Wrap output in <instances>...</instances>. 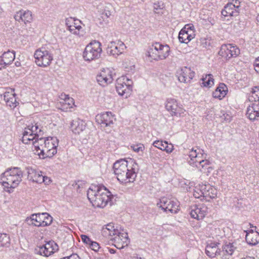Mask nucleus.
<instances>
[{
	"mask_svg": "<svg viewBox=\"0 0 259 259\" xmlns=\"http://www.w3.org/2000/svg\"><path fill=\"white\" fill-rule=\"evenodd\" d=\"M58 140L56 137L40 138L33 143L37 154L42 158L51 157L57 153Z\"/></svg>",
	"mask_w": 259,
	"mask_h": 259,
	"instance_id": "1",
	"label": "nucleus"
},
{
	"mask_svg": "<svg viewBox=\"0 0 259 259\" xmlns=\"http://www.w3.org/2000/svg\"><path fill=\"white\" fill-rule=\"evenodd\" d=\"M88 198L93 205L97 207H104L113 195L104 186H93L90 188L87 193Z\"/></svg>",
	"mask_w": 259,
	"mask_h": 259,
	"instance_id": "2",
	"label": "nucleus"
},
{
	"mask_svg": "<svg viewBox=\"0 0 259 259\" xmlns=\"http://www.w3.org/2000/svg\"><path fill=\"white\" fill-rule=\"evenodd\" d=\"M114 173L117 180L121 183H133L137 177L134 169L128 166V162L125 159L117 160L113 165Z\"/></svg>",
	"mask_w": 259,
	"mask_h": 259,
	"instance_id": "3",
	"label": "nucleus"
},
{
	"mask_svg": "<svg viewBox=\"0 0 259 259\" xmlns=\"http://www.w3.org/2000/svg\"><path fill=\"white\" fill-rule=\"evenodd\" d=\"M23 173L17 167L10 168L3 173L1 177V183L6 188H16L22 181Z\"/></svg>",
	"mask_w": 259,
	"mask_h": 259,
	"instance_id": "4",
	"label": "nucleus"
},
{
	"mask_svg": "<svg viewBox=\"0 0 259 259\" xmlns=\"http://www.w3.org/2000/svg\"><path fill=\"white\" fill-rule=\"evenodd\" d=\"M203 150L196 148H192L189 152V156L190 159L189 160L190 165L197 167L200 171L203 172V170L209 166L210 162L206 159H204Z\"/></svg>",
	"mask_w": 259,
	"mask_h": 259,
	"instance_id": "5",
	"label": "nucleus"
},
{
	"mask_svg": "<svg viewBox=\"0 0 259 259\" xmlns=\"http://www.w3.org/2000/svg\"><path fill=\"white\" fill-rule=\"evenodd\" d=\"M101 47L102 45L99 41L92 40L86 46L82 53L83 60L90 62L100 58L103 51Z\"/></svg>",
	"mask_w": 259,
	"mask_h": 259,
	"instance_id": "6",
	"label": "nucleus"
},
{
	"mask_svg": "<svg viewBox=\"0 0 259 259\" xmlns=\"http://www.w3.org/2000/svg\"><path fill=\"white\" fill-rule=\"evenodd\" d=\"M133 81L126 76H122L116 80V89L120 96L127 98L132 91Z\"/></svg>",
	"mask_w": 259,
	"mask_h": 259,
	"instance_id": "7",
	"label": "nucleus"
},
{
	"mask_svg": "<svg viewBox=\"0 0 259 259\" xmlns=\"http://www.w3.org/2000/svg\"><path fill=\"white\" fill-rule=\"evenodd\" d=\"M34 57L36 64L40 67H46L49 66L53 60L52 55L45 48L36 50Z\"/></svg>",
	"mask_w": 259,
	"mask_h": 259,
	"instance_id": "8",
	"label": "nucleus"
},
{
	"mask_svg": "<svg viewBox=\"0 0 259 259\" xmlns=\"http://www.w3.org/2000/svg\"><path fill=\"white\" fill-rule=\"evenodd\" d=\"M165 108L171 116L183 117L186 115L185 109L179 106L175 99H167L165 102Z\"/></svg>",
	"mask_w": 259,
	"mask_h": 259,
	"instance_id": "9",
	"label": "nucleus"
},
{
	"mask_svg": "<svg viewBox=\"0 0 259 259\" xmlns=\"http://www.w3.org/2000/svg\"><path fill=\"white\" fill-rule=\"evenodd\" d=\"M30 220L31 224L37 226H47L50 225L53 221L52 217L48 213H34L31 215L28 221Z\"/></svg>",
	"mask_w": 259,
	"mask_h": 259,
	"instance_id": "10",
	"label": "nucleus"
},
{
	"mask_svg": "<svg viewBox=\"0 0 259 259\" xmlns=\"http://www.w3.org/2000/svg\"><path fill=\"white\" fill-rule=\"evenodd\" d=\"M27 172L28 179L33 182L38 184L44 183L46 185H49L51 182L50 178L44 176L41 171L37 170L31 167H28Z\"/></svg>",
	"mask_w": 259,
	"mask_h": 259,
	"instance_id": "11",
	"label": "nucleus"
},
{
	"mask_svg": "<svg viewBox=\"0 0 259 259\" xmlns=\"http://www.w3.org/2000/svg\"><path fill=\"white\" fill-rule=\"evenodd\" d=\"M242 250L240 244L236 243H226L222 247V250L219 251V255L222 259H229L234 252H239Z\"/></svg>",
	"mask_w": 259,
	"mask_h": 259,
	"instance_id": "12",
	"label": "nucleus"
},
{
	"mask_svg": "<svg viewBox=\"0 0 259 259\" xmlns=\"http://www.w3.org/2000/svg\"><path fill=\"white\" fill-rule=\"evenodd\" d=\"M157 206L165 211H169L172 213H176L179 210V202L177 200L163 197L160 199Z\"/></svg>",
	"mask_w": 259,
	"mask_h": 259,
	"instance_id": "13",
	"label": "nucleus"
},
{
	"mask_svg": "<svg viewBox=\"0 0 259 259\" xmlns=\"http://www.w3.org/2000/svg\"><path fill=\"white\" fill-rule=\"evenodd\" d=\"M219 54L222 57L229 59L239 55L240 50L236 46L232 44H224L221 46Z\"/></svg>",
	"mask_w": 259,
	"mask_h": 259,
	"instance_id": "14",
	"label": "nucleus"
},
{
	"mask_svg": "<svg viewBox=\"0 0 259 259\" xmlns=\"http://www.w3.org/2000/svg\"><path fill=\"white\" fill-rule=\"evenodd\" d=\"M195 36L194 26L191 24H187L179 32V39L181 42L187 44L194 38Z\"/></svg>",
	"mask_w": 259,
	"mask_h": 259,
	"instance_id": "15",
	"label": "nucleus"
},
{
	"mask_svg": "<svg viewBox=\"0 0 259 259\" xmlns=\"http://www.w3.org/2000/svg\"><path fill=\"white\" fill-rule=\"evenodd\" d=\"M114 74L112 69L108 68H104L97 75V80L101 85L105 87L112 82Z\"/></svg>",
	"mask_w": 259,
	"mask_h": 259,
	"instance_id": "16",
	"label": "nucleus"
},
{
	"mask_svg": "<svg viewBox=\"0 0 259 259\" xmlns=\"http://www.w3.org/2000/svg\"><path fill=\"white\" fill-rule=\"evenodd\" d=\"M110 239L114 241V246L118 249L126 246L130 242L127 233L123 230H119L115 237Z\"/></svg>",
	"mask_w": 259,
	"mask_h": 259,
	"instance_id": "17",
	"label": "nucleus"
},
{
	"mask_svg": "<svg viewBox=\"0 0 259 259\" xmlns=\"http://www.w3.org/2000/svg\"><path fill=\"white\" fill-rule=\"evenodd\" d=\"M208 212V207L204 204L194 205L190 207L191 217L197 220H202Z\"/></svg>",
	"mask_w": 259,
	"mask_h": 259,
	"instance_id": "18",
	"label": "nucleus"
},
{
	"mask_svg": "<svg viewBox=\"0 0 259 259\" xmlns=\"http://www.w3.org/2000/svg\"><path fill=\"white\" fill-rule=\"evenodd\" d=\"M58 249L57 244L53 241H50L38 246V249L36 250L40 255L48 257L53 254Z\"/></svg>",
	"mask_w": 259,
	"mask_h": 259,
	"instance_id": "19",
	"label": "nucleus"
},
{
	"mask_svg": "<svg viewBox=\"0 0 259 259\" xmlns=\"http://www.w3.org/2000/svg\"><path fill=\"white\" fill-rule=\"evenodd\" d=\"M126 47L124 43L121 41H110L107 46V52L110 55L117 56L122 54Z\"/></svg>",
	"mask_w": 259,
	"mask_h": 259,
	"instance_id": "20",
	"label": "nucleus"
},
{
	"mask_svg": "<svg viewBox=\"0 0 259 259\" xmlns=\"http://www.w3.org/2000/svg\"><path fill=\"white\" fill-rule=\"evenodd\" d=\"M179 80L181 82L188 83L194 77L195 72L190 68L183 67L177 71Z\"/></svg>",
	"mask_w": 259,
	"mask_h": 259,
	"instance_id": "21",
	"label": "nucleus"
},
{
	"mask_svg": "<svg viewBox=\"0 0 259 259\" xmlns=\"http://www.w3.org/2000/svg\"><path fill=\"white\" fill-rule=\"evenodd\" d=\"M96 119L98 123L101 124V126L105 127L112 124L115 118L111 112H106L97 115Z\"/></svg>",
	"mask_w": 259,
	"mask_h": 259,
	"instance_id": "22",
	"label": "nucleus"
},
{
	"mask_svg": "<svg viewBox=\"0 0 259 259\" xmlns=\"http://www.w3.org/2000/svg\"><path fill=\"white\" fill-rule=\"evenodd\" d=\"M74 100L68 95L62 94L60 96V102L58 103L59 108L64 111H67L74 105Z\"/></svg>",
	"mask_w": 259,
	"mask_h": 259,
	"instance_id": "23",
	"label": "nucleus"
},
{
	"mask_svg": "<svg viewBox=\"0 0 259 259\" xmlns=\"http://www.w3.org/2000/svg\"><path fill=\"white\" fill-rule=\"evenodd\" d=\"M72 24L69 25V20H67L66 25L68 30L73 34L81 36L83 34V31L81 25V22L79 20L73 19Z\"/></svg>",
	"mask_w": 259,
	"mask_h": 259,
	"instance_id": "24",
	"label": "nucleus"
},
{
	"mask_svg": "<svg viewBox=\"0 0 259 259\" xmlns=\"http://www.w3.org/2000/svg\"><path fill=\"white\" fill-rule=\"evenodd\" d=\"M4 100L8 106L13 109L15 108L18 104V102L16 101L14 90L10 89L4 93Z\"/></svg>",
	"mask_w": 259,
	"mask_h": 259,
	"instance_id": "25",
	"label": "nucleus"
},
{
	"mask_svg": "<svg viewBox=\"0 0 259 259\" xmlns=\"http://www.w3.org/2000/svg\"><path fill=\"white\" fill-rule=\"evenodd\" d=\"M85 122L79 118L73 119L70 124V128L72 132L76 135H79L85 128Z\"/></svg>",
	"mask_w": 259,
	"mask_h": 259,
	"instance_id": "26",
	"label": "nucleus"
},
{
	"mask_svg": "<svg viewBox=\"0 0 259 259\" xmlns=\"http://www.w3.org/2000/svg\"><path fill=\"white\" fill-rule=\"evenodd\" d=\"M38 136L33 133V130H30L29 126L25 128L22 138V141L24 144H30L35 142V140L39 139Z\"/></svg>",
	"mask_w": 259,
	"mask_h": 259,
	"instance_id": "27",
	"label": "nucleus"
},
{
	"mask_svg": "<svg viewBox=\"0 0 259 259\" xmlns=\"http://www.w3.org/2000/svg\"><path fill=\"white\" fill-rule=\"evenodd\" d=\"M238 13V5H233V3L228 4L222 11L225 17L237 16Z\"/></svg>",
	"mask_w": 259,
	"mask_h": 259,
	"instance_id": "28",
	"label": "nucleus"
},
{
	"mask_svg": "<svg viewBox=\"0 0 259 259\" xmlns=\"http://www.w3.org/2000/svg\"><path fill=\"white\" fill-rule=\"evenodd\" d=\"M119 230L116 229L113 223H109L103 227L102 234L106 237L113 238L118 233Z\"/></svg>",
	"mask_w": 259,
	"mask_h": 259,
	"instance_id": "29",
	"label": "nucleus"
},
{
	"mask_svg": "<svg viewBox=\"0 0 259 259\" xmlns=\"http://www.w3.org/2000/svg\"><path fill=\"white\" fill-rule=\"evenodd\" d=\"M245 239L246 242L250 245H255L259 243V233L254 232L253 230L247 232Z\"/></svg>",
	"mask_w": 259,
	"mask_h": 259,
	"instance_id": "30",
	"label": "nucleus"
},
{
	"mask_svg": "<svg viewBox=\"0 0 259 259\" xmlns=\"http://www.w3.org/2000/svg\"><path fill=\"white\" fill-rule=\"evenodd\" d=\"M201 188L204 191V197H209L211 199L217 197L218 191L215 188L210 185L202 184Z\"/></svg>",
	"mask_w": 259,
	"mask_h": 259,
	"instance_id": "31",
	"label": "nucleus"
},
{
	"mask_svg": "<svg viewBox=\"0 0 259 259\" xmlns=\"http://www.w3.org/2000/svg\"><path fill=\"white\" fill-rule=\"evenodd\" d=\"M228 89L224 83H220L212 93V96L214 98L222 99L227 94Z\"/></svg>",
	"mask_w": 259,
	"mask_h": 259,
	"instance_id": "32",
	"label": "nucleus"
},
{
	"mask_svg": "<svg viewBox=\"0 0 259 259\" xmlns=\"http://www.w3.org/2000/svg\"><path fill=\"white\" fill-rule=\"evenodd\" d=\"M157 51L159 60L166 59L169 55L170 48L168 45H163L157 42Z\"/></svg>",
	"mask_w": 259,
	"mask_h": 259,
	"instance_id": "33",
	"label": "nucleus"
},
{
	"mask_svg": "<svg viewBox=\"0 0 259 259\" xmlns=\"http://www.w3.org/2000/svg\"><path fill=\"white\" fill-rule=\"evenodd\" d=\"M217 243L211 242L205 248L206 254L210 257H214L219 255V251Z\"/></svg>",
	"mask_w": 259,
	"mask_h": 259,
	"instance_id": "34",
	"label": "nucleus"
},
{
	"mask_svg": "<svg viewBox=\"0 0 259 259\" xmlns=\"http://www.w3.org/2000/svg\"><path fill=\"white\" fill-rule=\"evenodd\" d=\"M15 54L14 51H8L5 52L0 57V62H3L4 65L11 64L15 59Z\"/></svg>",
	"mask_w": 259,
	"mask_h": 259,
	"instance_id": "35",
	"label": "nucleus"
},
{
	"mask_svg": "<svg viewBox=\"0 0 259 259\" xmlns=\"http://www.w3.org/2000/svg\"><path fill=\"white\" fill-rule=\"evenodd\" d=\"M157 49L158 48L157 42L155 43L149 47L146 53V56L149 58V60H154L157 61L159 60Z\"/></svg>",
	"mask_w": 259,
	"mask_h": 259,
	"instance_id": "36",
	"label": "nucleus"
},
{
	"mask_svg": "<svg viewBox=\"0 0 259 259\" xmlns=\"http://www.w3.org/2000/svg\"><path fill=\"white\" fill-rule=\"evenodd\" d=\"M202 84L204 87L210 88L214 84V79L211 74H208L202 79Z\"/></svg>",
	"mask_w": 259,
	"mask_h": 259,
	"instance_id": "37",
	"label": "nucleus"
},
{
	"mask_svg": "<svg viewBox=\"0 0 259 259\" xmlns=\"http://www.w3.org/2000/svg\"><path fill=\"white\" fill-rule=\"evenodd\" d=\"M259 91L257 87H255L252 89L251 93L248 96V100L250 102H256L258 101L259 97H257Z\"/></svg>",
	"mask_w": 259,
	"mask_h": 259,
	"instance_id": "38",
	"label": "nucleus"
},
{
	"mask_svg": "<svg viewBox=\"0 0 259 259\" xmlns=\"http://www.w3.org/2000/svg\"><path fill=\"white\" fill-rule=\"evenodd\" d=\"M202 185L199 184L198 186L195 187L193 189V196L196 198H200L201 197H204L203 189L201 188Z\"/></svg>",
	"mask_w": 259,
	"mask_h": 259,
	"instance_id": "39",
	"label": "nucleus"
},
{
	"mask_svg": "<svg viewBox=\"0 0 259 259\" xmlns=\"http://www.w3.org/2000/svg\"><path fill=\"white\" fill-rule=\"evenodd\" d=\"M10 239L9 236L6 234H0V243L3 246H8L10 244Z\"/></svg>",
	"mask_w": 259,
	"mask_h": 259,
	"instance_id": "40",
	"label": "nucleus"
},
{
	"mask_svg": "<svg viewBox=\"0 0 259 259\" xmlns=\"http://www.w3.org/2000/svg\"><path fill=\"white\" fill-rule=\"evenodd\" d=\"M114 12L113 6L110 4H107L104 7V14L108 18L112 15Z\"/></svg>",
	"mask_w": 259,
	"mask_h": 259,
	"instance_id": "41",
	"label": "nucleus"
},
{
	"mask_svg": "<svg viewBox=\"0 0 259 259\" xmlns=\"http://www.w3.org/2000/svg\"><path fill=\"white\" fill-rule=\"evenodd\" d=\"M21 16L22 21L24 22L25 23L29 22L32 19L31 12L29 11L24 12L21 11Z\"/></svg>",
	"mask_w": 259,
	"mask_h": 259,
	"instance_id": "42",
	"label": "nucleus"
},
{
	"mask_svg": "<svg viewBox=\"0 0 259 259\" xmlns=\"http://www.w3.org/2000/svg\"><path fill=\"white\" fill-rule=\"evenodd\" d=\"M246 115L248 116V118L251 120H254L256 119L257 117H259L258 113H256L254 112V111H252V109L247 107Z\"/></svg>",
	"mask_w": 259,
	"mask_h": 259,
	"instance_id": "43",
	"label": "nucleus"
},
{
	"mask_svg": "<svg viewBox=\"0 0 259 259\" xmlns=\"http://www.w3.org/2000/svg\"><path fill=\"white\" fill-rule=\"evenodd\" d=\"M164 5L162 3L156 2L153 5L154 12L157 14H160L161 11L163 9Z\"/></svg>",
	"mask_w": 259,
	"mask_h": 259,
	"instance_id": "44",
	"label": "nucleus"
},
{
	"mask_svg": "<svg viewBox=\"0 0 259 259\" xmlns=\"http://www.w3.org/2000/svg\"><path fill=\"white\" fill-rule=\"evenodd\" d=\"M200 43L203 47L207 48L211 46L212 41L209 38H202L200 39Z\"/></svg>",
	"mask_w": 259,
	"mask_h": 259,
	"instance_id": "45",
	"label": "nucleus"
},
{
	"mask_svg": "<svg viewBox=\"0 0 259 259\" xmlns=\"http://www.w3.org/2000/svg\"><path fill=\"white\" fill-rule=\"evenodd\" d=\"M29 126L30 130H32L33 133L37 135V136H38V133H40L42 131V127H40L39 125L37 124V123H35L34 125Z\"/></svg>",
	"mask_w": 259,
	"mask_h": 259,
	"instance_id": "46",
	"label": "nucleus"
},
{
	"mask_svg": "<svg viewBox=\"0 0 259 259\" xmlns=\"http://www.w3.org/2000/svg\"><path fill=\"white\" fill-rule=\"evenodd\" d=\"M167 144L166 141H155L153 143V146L162 150L164 145Z\"/></svg>",
	"mask_w": 259,
	"mask_h": 259,
	"instance_id": "47",
	"label": "nucleus"
},
{
	"mask_svg": "<svg viewBox=\"0 0 259 259\" xmlns=\"http://www.w3.org/2000/svg\"><path fill=\"white\" fill-rule=\"evenodd\" d=\"M131 148L135 152H143L145 148V147L142 144H138L137 145H133L131 146Z\"/></svg>",
	"mask_w": 259,
	"mask_h": 259,
	"instance_id": "48",
	"label": "nucleus"
},
{
	"mask_svg": "<svg viewBox=\"0 0 259 259\" xmlns=\"http://www.w3.org/2000/svg\"><path fill=\"white\" fill-rule=\"evenodd\" d=\"M248 108H250L252 111L254 110V112L258 113L259 115V103L257 101L255 103H252L251 105H249Z\"/></svg>",
	"mask_w": 259,
	"mask_h": 259,
	"instance_id": "49",
	"label": "nucleus"
},
{
	"mask_svg": "<svg viewBox=\"0 0 259 259\" xmlns=\"http://www.w3.org/2000/svg\"><path fill=\"white\" fill-rule=\"evenodd\" d=\"M174 150V146L172 144H168L167 142V144L164 145V147L163 148L162 151H165L167 153H170Z\"/></svg>",
	"mask_w": 259,
	"mask_h": 259,
	"instance_id": "50",
	"label": "nucleus"
},
{
	"mask_svg": "<svg viewBox=\"0 0 259 259\" xmlns=\"http://www.w3.org/2000/svg\"><path fill=\"white\" fill-rule=\"evenodd\" d=\"M91 249L97 252L100 248V245L98 243L95 241H92L91 244L89 245Z\"/></svg>",
	"mask_w": 259,
	"mask_h": 259,
	"instance_id": "51",
	"label": "nucleus"
},
{
	"mask_svg": "<svg viewBox=\"0 0 259 259\" xmlns=\"http://www.w3.org/2000/svg\"><path fill=\"white\" fill-rule=\"evenodd\" d=\"M81 238L82 242L88 245H89L92 241L91 239L85 235H81Z\"/></svg>",
	"mask_w": 259,
	"mask_h": 259,
	"instance_id": "52",
	"label": "nucleus"
},
{
	"mask_svg": "<svg viewBox=\"0 0 259 259\" xmlns=\"http://www.w3.org/2000/svg\"><path fill=\"white\" fill-rule=\"evenodd\" d=\"M254 67L255 71L259 73V56L254 60Z\"/></svg>",
	"mask_w": 259,
	"mask_h": 259,
	"instance_id": "53",
	"label": "nucleus"
},
{
	"mask_svg": "<svg viewBox=\"0 0 259 259\" xmlns=\"http://www.w3.org/2000/svg\"><path fill=\"white\" fill-rule=\"evenodd\" d=\"M15 19L18 21H22L21 11H19L17 13L15 16Z\"/></svg>",
	"mask_w": 259,
	"mask_h": 259,
	"instance_id": "54",
	"label": "nucleus"
},
{
	"mask_svg": "<svg viewBox=\"0 0 259 259\" xmlns=\"http://www.w3.org/2000/svg\"><path fill=\"white\" fill-rule=\"evenodd\" d=\"M67 259H79V256L75 253L72 254L70 256H66Z\"/></svg>",
	"mask_w": 259,
	"mask_h": 259,
	"instance_id": "55",
	"label": "nucleus"
},
{
	"mask_svg": "<svg viewBox=\"0 0 259 259\" xmlns=\"http://www.w3.org/2000/svg\"><path fill=\"white\" fill-rule=\"evenodd\" d=\"M233 5H238V11L239 12V10H240V2H238L237 0H236L235 1L234 3H233Z\"/></svg>",
	"mask_w": 259,
	"mask_h": 259,
	"instance_id": "56",
	"label": "nucleus"
},
{
	"mask_svg": "<svg viewBox=\"0 0 259 259\" xmlns=\"http://www.w3.org/2000/svg\"><path fill=\"white\" fill-rule=\"evenodd\" d=\"M109 251L110 253L111 254H114L116 252V250L114 249H112V248H110L109 249Z\"/></svg>",
	"mask_w": 259,
	"mask_h": 259,
	"instance_id": "57",
	"label": "nucleus"
},
{
	"mask_svg": "<svg viewBox=\"0 0 259 259\" xmlns=\"http://www.w3.org/2000/svg\"><path fill=\"white\" fill-rule=\"evenodd\" d=\"M132 259H145L144 258H142L141 257H139L137 255L133 256L132 257Z\"/></svg>",
	"mask_w": 259,
	"mask_h": 259,
	"instance_id": "58",
	"label": "nucleus"
},
{
	"mask_svg": "<svg viewBox=\"0 0 259 259\" xmlns=\"http://www.w3.org/2000/svg\"><path fill=\"white\" fill-rule=\"evenodd\" d=\"M5 66V65L3 64V63L1 62V63L0 64V70L2 69V67H4Z\"/></svg>",
	"mask_w": 259,
	"mask_h": 259,
	"instance_id": "59",
	"label": "nucleus"
},
{
	"mask_svg": "<svg viewBox=\"0 0 259 259\" xmlns=\"http://www.w3.org/2000/svg\"><path fill=\"white\" fill-rule=\"evenodd\" d=\"M256 20H257V22H259V14H258L256 17Z\"/></svg>",
	"mask_w": 259,
	"mask_h": 259,
	"instance_id": "60",
	"label": "nucleus"
},
{
	"mask_svg": "<svg viewBox=\"0 0 259 259\" xmlns=\"http://www.w3.org/2000/svg\"><path fill=\"white\" fill-rule=\"evenodd\" d=\"M249 225H250V228L254 227L255 228H256V227H253L252 225H251V224H250Z\"/></svg>",
	"mask_w": 259,
	"mask_h": 259,
	"instance_id": "61",
	"label": "nucleus"
},
{
	"mask_svg": "<svg viewBox=\"0 0 259 259\" xmlns=\"http://www.w3.org/2000/svg\"><path fill=\"white\" fill-rule=\"evenodd\" d=\"M215 230L216 232H217V231H220L219 228H216V229H215Z\"/></svg>",
	"mask_w": 259,
	"mask_h": 259,
	"instance_id": "62",
	"label": "nucleus"
},
{
	"mask_svg": "<svg viewBox=\"0 0 259 259\" xmlns=\"http://www.w3.org/2000/svg\"><path fill=\"white\" fill-rule=\"evenodd\" d=\"M61 259H67V258H66V257H63L62 258H61Z\"/></svg>",
	"mask_w": 259,
	"mask_h": 259,
	"instance_id": "63",
	"label": "nucleus"
},
{
	"mask_svg": "<svg viewBox=\"0 0 259 259\" xmlns=\"http://www.w3.org/2000/svg\"><path fill=\"white\" fill-rule=\"evenodd\" d=\"M258 91H259V87H258ZM257 97H259V94H257Z\"/></svg>",
	"mask_w": 259,
	"mask_h": 259,
	"instance_id": "64",
	"label": "nucleus"
}]
</instances>
